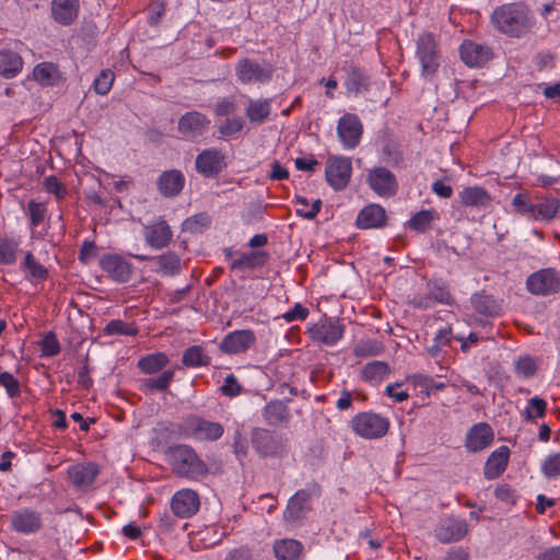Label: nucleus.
<instances>
[{
  "instance_id": "f257e3e1",
  "label": "nucleus",
  "mask_w": 560,
  "mask_h": 560,
  "mask_svg": "<svg viewBox=\"0 0 560 560\" xmlns=\"http://www.w3.org/2000/svg\"><path fill=\"white\" fill-rule=\"evenodd\" d=\"M535 15L527 4L521 1L495 7L490 14V24L495 32L510 38H523L532 33Z\"/></svg>"
},
{
  "instance_id": "f03ea898",
  "label": "nucleus",
  "mask_w": 560,
  "mask_h": 560,
  "mask_svg": "<svg viewBox=\"0 0 560 560\" xmlns=\"http://www.w3.org/2000/svg\"><path fill=\"white\" fill-rule=\"evenodd\" d=\"M514 211L527 220L548 223L560 209V200L552 196L518 192L511 202Z\"/></svg>"
},
{
  "instance_id": "7ed1b4c3",
  "label": "nucleus",
  "mask_w": 560,
  "mask_h": 560,
  "mask_svg": "<svg viewBox=\"0 0 560 560\" xmlns=\"http://www.w3.org/2000/svg\"><path fill=\"white\" fill-rule=\"evenodd\" d=\"M167 460L175 475L188 480H200L209 472L208 465L191 446L186 444L170 447Z\"/></svg>"
},
{
  "instance_id": "20e7f679",
  "label": "nucleus",
  "mask_w": 560,
  "mask_h": 560,
  "mask_svg": "<svg viewBox=\"0 0 560 560\" xmlns=\"http://www.w3.org/2000/svg\"><path fill=\"white\" fill-rule=\"evenodd\" d=\"M180 431L184 435L197 441H217L224 429L219 422H213L198 416H188L180 424Z\"/></svg>"
},
{
  "instance_id": "39448f33",
  "label": "nucleus",
  "mask_w": 560,
  "mask_h": 560,
  "mask_svg": "<svg viewBox=\"0 0 560 560\" xmlns=\"http://www.w3.org/2000/svg\"><path fill=\"white\" fill-rule=\"evenodd\" d=\"M416 57L421 65L423 77H432L438 71L440 52L433 34L423 33L418 37Z\"/></svg>"
},
{
  "instance_id": "423d86ee",
  "label": "nucleus",
  "mask_w": 560,
  "mask_h": 560,
  "mask_svg": "<svg viewBox=\"0 0 560 560\" xmlns=\"http://www.w3.org/2000/svg\"><path fill=\"white\" fill-rule=\"evenodd\" d=\"M353 432L363 439H380L389 428L387 418L373 412H361L351 420Z\"/></svg>"
},
{
  "instance_id": "0eeeda50",
  "label": "nucleus",
  "mask_w": 560,
  "mask_h": 560,
  "mask_svg": "<svg viewBox=\"0 0 560 560\" xmlns=\"http://www.w3.org/2000/svg\"><path fill=\"white\" fill-rule=\"evenodd\" d=\"M345 326L336 318H322L308 328V335L315 342L331 347L342 339Z\"/></svg>"
},
{
  "instance_id": "6e6552de",
  "label": "nucleus",
  "mask_w": 560,
  "mask_h": 560,
  "mask_svg": "<svg viewBox=\"0 0 560 560\" xmlns=\"http://www.w3.org/2000/svg\"><path fill=\"white\" fill-rule=\"evenodd\" d=\"M235 74L243 84L266 83L271 79L272 67L269 63H259L244 58L235 66Z\"/></svg>"
},
{
  "instance_id": "1a4fd4ad",
  "label": "nucleus",
  "mask_w": 560,
  "mask_h": 560,
  "mask_svg": "<svg viewBox=\"0 0 560 560\" xmlns=\"http://www.w3.org/2000/svg\"><path fill=\"white\" fill-rule=\"evenodd\" d=\"M252 444L255 451L262 457L279 456L284 452L285 447L281 435L261 428L253 430Z\"/></svg>"
},
{
  "instance_id": "9d476101",
  "label": "nucleus",
  "mask_w": 560,
  "mask_h": 560,
  "mask_svg": "<svg viewBox=\"0 0 560 560\" xmlns=\"http://www.w3.org/2000/svg\"><path fill=\"white\" fill-rule=\"evenodd\" d=\"M352 173V163L349 158L329 156L326 162V180L335 190H342L348 185Z\"/></svg>"
},
{
  "instance_id": "9b49d317",
  "label": "nucleus",
  "mask_w": 560,
  "mask_h": 560,
  "mask_svg": "<svg viewBox=\"0 0 560 560\" xmlns=\"http://www.w3.org/2000/svg\"><path fill=\"white\" fill-rule=\"evenodd\" d=\"M468 533V524L466 520L445 516L438 523L434 535L436 539L443 544H450L463 539Z\"/></svg>"
},
{
  "instance_id": "f8f14e48",
  "label": "nucleus",
  "mask_w": 560,
  "mask_h": 560,
  "mask_svg": "<svg viewBox=\"0 0 560 560\" xmlns=\"http://www.w3.org/2000/svg\"><path fill=\"white\" fill-rule=\"evenodd\" d=\"M368 184L380 197H392L396 194L398 182L396 176L386 167L378 166L369 171Z\"/></svg>"
},
{
  "instance_id": "ddd939ff",
  "label": "nucleus",
  "mask_w": 560,
  "mask_h": 560,
  "mask_svg": "<svg viewBox=\"0 0 560 560\" xmlns=\"http://www.w3.org/2000/svg\"><path fill=\"white\" fill-rule=\"evenodd\" d=\"M199 508L200 498L192 489H180L172 497L171 509L177 517L189 518L199 511Z\"/></svg>"
},
{
  "instance_id": "4468645a",
  "label": "nucleus",
  "mask_w": 560,
  "mask_h": 560,
  "mask_svg": "<svg viewBox=\"0 0 560 560\" xmlns=\"http://www.w3.org/2000/svg\"><path fill=\"white\" fill-rule=\"evenodd\" d=\"M363 126L354 114H345L338 121L337 135L346 149H354L360 143Z\"/></svg>"
},
{
  "instance_id": "2eb2a0df",
  "label": "nucleus",
  "mask_w": 560,
  "mask_h": 560,
  "mask_svg": "<svg viewBox=\"0 0 560 560\" xmlns=\"http://www.w3.org/2000/svg\"><path fill=\"white\" fill-rule=\"evenodd\" d=\"M224 167V155L218 149L203 150L196 158V170L206 177L218 175Z\"/></svg>"
},
{
  "instance_id": "dca6fc26",
  "label": "nucleus",
  "mask_w": 560,
  "mask_h": 560,
  "mask_svg": "<svg viewBox=\"0 0 560 560\" xmlns=\"http://www.w3.org/2000/svg\"><path fill=\"white\" fill-rule=\"evenodd\" d=\"M256 341L254 331L249 329L235 330L228 334L220 343L224 353L236 354L248 350Z\"/></svg>"
},
{
  "instance_id": "f3484780",
  "label": "nucleus",
  "mask_w": 560,
  "mask_h": 560,
  "mask_svg": "<svg viewBox=\"0 0 560 560\" xmlns=\"http://www.w3.org/2000/svg\"><path fill=\"white\" fill-rule=\"evenodd\" d=\"M210 120L199 112H188L178 120V131L186 139H194L203 135Z\"/></svg>"
},
{
  "instance_id": "a211bd4d",
  "label": "nucleus",
  "mask_w": 560,
  "mask_h": 560,
  "mask_svg": "<svg viewBox=\"0 0 560 560\" xmlns=\"http://www.w3.org/2000/svg\"><path fill=\"white\" fill-rule=\"evenodd\" d=\"M172 236V230L164 220H159L150 225H145L143 230L144 241L154 249L166 247Z\"/></svg>"
},
{
  "instance_id": "6ab92c4d",
  "label": "nucleus",
  "mask_w": 560,
  "mask_h": 560,
  "mask_svg": "<svg viewBox=\"0 0 560 560\" xmlns=\"http://www.w3.org/2000/svg\"><path fill=\"white\" fill-rule=\"evenodd\" d=\"M493 441V431L485 422L475 424L466 435V447L470 452H480L488 447Z\"/></svg>"
},
{
  "instance_id": "aec40b11",
  "label": "nucleus",
  "mask_w": 560,
  "mask_h": 560,
  "mask_svg": "<svg viewBox=\"0 0 560 560\" xmlns=\"http://www.w3.org/2000/svg\"><path fill=\"white\" fill-rule=\"evenodd\" d=\"M460 58L469 67H481L492 58V51L488 46L464 42L460 46Z\"/></svg>"
},
{
  "instance_id": "412c9836",
  "label": "nucleus",
  "mask_w": 560,
  "mask_h": 560,
  "mask_svg": "<svg viewBox=\"0 0 560 560\" xmlns=\"http://www.w3.org/2000/svg\"><path fill=\"white\" fill-rule=\"evenodd\" d=\"M68 475L77 488L86 490L98 475V467L94 463L77 464L69 467Z\"/></svg>"
},
{
  "instance_id": "4be33fe9",
  "label": "nucleus",
  "mask_w": 560,
  "mask_h": 560,
  "mask_svg": "<svg viewBox=\"0 0 560 560\" xmlns=\"http://www.w3.org/2000/svg\"><path fill=\"white\" fill-rule=\"evenodd\" d=\"M311 494L307 491H298L288 502L283 517L287 522L295 524L301 521L310 510Z\"/></svg>"
},
{
  "instance_id": "5701e85b",
  "label": "nucleus",
  "mask_w": 560,
  "mask_h": 560,
  "mask_svg": "<svg viewBox=\"0 0 560 560\" xmlns=\"http://www.w3.org/2000/svg\"><path fill=\"white\" fill-rule=\"evenodd\" d=\"M101 268L115 280H126L131 276V266L118 255H104L100 260Z\"/></svg>"
},
{
  "instance_id": "b1692460",
  "label": "nucleus",
  "mask_w": 560,
  "mask_h": 560,
  "mask_svg": "<svg viewBox=\"0 0 560 560\" xmlns=\"http://www.w3.org/2000/svg\"><path fill=\"white\" fill-rule=\"evenodd\" d=\"M228 256L231 259L232 269H254L265 265L269 258L268 253L261 249H252L235 256L230 250Z\"/></svg>"
},
{
  "instance_id": "393cba45",
  "label": "nucleus",
  "mask_w": 560,
  "mask_h": 560,
  "mask_svg": "<svg viewBox=\"0 0 560 560\" xmlns=\"http://www.w3.org/2000/svg\"><path fill=\"white\" fill-rule=\"evenodd\" d=\"M185 185V176L178 170L163 172L158 179V188L164 197L177 196Z\"/></svg>"
},
{
  "instance_id": "a878e982",
  "label": "nucleus",
  "mask_w": 560,
  "mask_h": 560,
  "mask_svg": "<svg viewBox=\"0 0 560 560\" xmlns=\"http://www.w3.org/2000/svg\"><path fill=\"white\" fill-rule=\"evenodd\" d=\"M386 213L384 208L378 205H370L363 208L357 217V226L359 229H377L384 225Z\"/></svg>"
},
{
  "instance_id": "bb28decb",
  "label": "nucleus",
  "mask_w": 560,
  "mask_h": 560,
  "mask_svg": "<svg viewBox=\"0 0 560 560\" xmlns=\"http://www.w3.org/2000/svg\"><path fill=\"white\" fill-rule=\"evenodd\" d=\"M510 451L506 446H501L493 451L488 457L485 465V477L487 479H495L506 468Z\"/></svg>"
},
{
  "instance_id": "cd10ccee",
  "label": "nucleus",
  "mask_w": 560,
  "mask_h": 560,
  "mask_svg": "<svg viewBox=\"0 0 560 560\" xmlns=\"http://www.w3.org/2000/svg\"><path fill=\"white\" fill-rule=\"evenodd\" d=\"M54 19L63 25H69L78 15V0H52Z\"/></svg>"
},
{
  "instance_id": "c85d7f7f",
  "label": "nucleus",
  "mask_w": 560,
  "mask_h": 560,
  "mask_svg": "<svg viewBox=\"0 0 560 560\" xmlns=\"http://www.w3.org/2000/svg\"><path fill=\"white\" fill-rule=\"evenodd\" d=\"M272 549L277 560H299L303 545L299 540L285 538L276 540Z\"/></svg>"
},
{
  "instance_id": "c756f323",
  "label": "nucleus",
  "mask_w": 560,
  "mask_h": 560,
  "mask_svg": "<svg viewBox=\"0 0 560 560\" xmlns=\"http://www.w3.org/2000/svg\"><path fill=\"white\" fill-rule=\"evenodd\" d=\"M262 418L268 425L277 427L289 421L290 411L281 400H271L264 407Z\"/></svg>"
},
{
  "instance_id": "7c9ffc66",
  "label": "nucleus",
  "mask_w": 560,
  "mask_h": 560,
  "mask_svg": "<svg viewBox=\"0 0 560 560\" xmlns=\"http://www.w3.org/2000/svg\"><path fill=\"white\" fill-rule=\"evenodd\" d=\"M39 515L32 511H22L15 513L12 517V526L21 533H34L40 527Z\"/></svg>"
},
{
  "instance_id": "2f4dec72",
  "label": "nucleus",
  "mask_w": 560,
  "mask_h": 560,
  "mask_svg": "<svg viewBox=\"0 0 560 560\" xmlns=\"http://www.w3.org/2000/svg\"><path fill=\"white\" fill-rule=\"evenodd\" d=\"M246 117L252 124L261 125L265 122L271 113L270 100H249L246 108Z\"/></svg>"
},
{
  "instance_id": "473e14b6",
  "label": "nucleus",
  "mask_w": 560,
  "mask_h": 560,
  "mask_svg": "<svg viewBox=\"0 0 560 560\" xmlns=\"http://www.w3.org/2000/svg\"><path fill=\"white\" fill-rule=\"evenodd\" d=\"M34 79L45 86H52L61 81L58 68L51 62H42L34 68Z\"/></svg>"
},
{
  "instance_id": "72a5a7b5",
  "label": "nucleus",
  "mask_w": 560,
  "mask_h": 560,
  "mask_svg": "<svg viewBox=\"0 0 560 560\" xmlns=\"http://www.w3.org/2000/svg\"><path fill=\"white\" fill-rule=\"evenodd\" d=\"M459 197L466 207L483 208L490 203V196L481 187H467L459 194Z\"/></svg>"
},
{
  "instance_id": "f704fd0d",
  "label": "nucleus",
  "mask_w": 560,
  "mask_h": 560,
  "mask_svg": "<svg viewBox=\"0 0 560 560\" xmlns=\"http://www.w3.org/2000/svg\"><path fill=\"white\" fill-rule=\"evenodd\" d=\"M439 213L433 209H425L415 213L407 222V226L416 232H427L434 221L439 220Z\"/></svg>"
},
{
  "instance_id": "c9c22d12",
  "label": "nucleus",
  "mask_w": 560,
  "mask_h": 560,
  "mask_svg": "<svg viewBox=\"0 0 560 560\" xmlns=\"http://www.w3.org/2000/svg\"><path fill=\"white\" fill-rule=\"evenodd\" d=\"M388 373L389 366L386 362L372 361L363 366L361 377L365 382L380 383L388 375Z\"/></svg>"
},
{
  "instance_id": "e433bc0d",
  "label": "nucleus",
  "mask_w": 560,
  "mask_h": 560,
  "mask_svg": "<svg viewBox=\"0 0 560 560\" xmlns=\"http://www.w3.org/2000/svg\"><path fill=\"white\" fill-rule=\"evenodd\" d=\"M155 270L163 277H173L180 268V260L177 255L167 253L154 259Z\"/></svg>"
},
{
  "instance_id": "4c0bfd02",
  "label": "nucleus",
  "mask_w": 560,
  "mask_h": 560,
  "mask_svg": "<svg viewBox=\"0 0 560 560\" xmlns=\"http://www.w3.org/2000/svg\"><path fill=\"white\" fill-rule=\"evenodd\" d=\"M23 67V60L19 52L2 49V77L13 78Z\"/></svg>"
},
{
  "instance_id": "58836bf2",
  "label": "nucleus",
  "mask_w": 560,
  "mask_h": 560,
  "mask_svg": "<svg viewBox=\"0 0 560 560\" xmlns=\"http://www.w3.org/2000/svg\"><path fill=\"white\" fill-rule=\"evenodd\" d=\"M168 363V358L163 352H156L141 358L138 368L145 374H154Z\"/></svg>"
},
{
  "instance_id": "ea45409f",
  "label": "nucleus",
  "mask_w": 560,
  "mask_h": 560,
  "mask_svg": "<svg viewBox=\"0 0 560 560\" xmlns=\"http://www.w3.org/2000/svg\"><path fill=\"white\" fill-rule=\"evenodd\" d=\"M182 361L187 368H200L208 365L210 358L205 353L202 347L191 346L185 350Z\"/></svg>"
},
{
  "instance_id": "a19ab883",
  "label": "nucleus",
  "mask_w": 560,
  "mask_h": 560,
  "mask_svg": "<svg viewBox=\"0 0 560 560\" xmlns=\"http://www.w3.org/2000/svg\"><path fill=\"white\" fill-rule=\"evenodd\" d=\"M471 303L474 305V308L483 315H498L500 312V305L497 303V301L486 294H474L471 298Z\"/></svg>"
},
{
  "instance_id": "79ce46f5",
  "label": "nucleus",
  "mask_w": 560,
  "mask_h": 560,
  "mask_svg": "<svg viewBox=\"0 0 560 560\" xmlns=\"http://www.w3.org/2000/svg\"><path fill=\"white\" fill-rule=\"evenodd\" d=\"M174 378V371H164L160 376L143 381L142 388L144 390H165Z\"/></svg>"
},
{
  "instance_id": "37998d69",
  "label": "nucleus",
  "mask_w": 560,
  "mask_h": 560,
  "mask_svg": "<svg viewBox=\"0 0 560 560\" xmlns=\"http://www.w3.org/2000/svg\"><path fill=\"white\" fill-rule=\"evenodd\" d=\"M547 409V402L540 397H533L528 400L527 406L524 410V417L526 420L533 421L537 418H542Z\"/></svg>"
},
{
  "instance_id": "c03bdc74",
  "label": "nucleus",
  "mask_w": 560,
  "mask_h": 560,
  "mask_svg": "<svg viewBox=\"0 0 560 560\" xmlns=\"http://www.w3.org/2000/svg\"><path fill=\"white\" fill-rule=\"evenodd\" d=\"M103 331L107 336H113V335L133 336L137 334V328L132 324L125 323L120 319H114V320H110L104 327Z\"/></svg>"
},
{
  "instance_id": "a18cd8bd",
  "label": "nucleus",
  "mask_w": 560,
  "mask_h": 560,
  "mask_svg": "<svg viewBox=\"0 0 560 560\" xmlns=\"http://www.w3.org/2000/svg\"><path fill=\"white\" fill-rule=\"evenodd\" d=\"M346 86L347 90L351 93H361L362 91L366 90L368 79L361 71L352 70L348 74Z\"/></svg>"
},
{
  "instance_id": "49530a36",
  "label": "nucleus",
  "mask_w": 560,
  "mask_h": 560,
  "mask_svg": "<svg viewBox=\"0 0 560 560\" xmlns=\"http://www.w3.org/2000/svg\"><path fill=\"white\" fill-rule=\"evenodd\" d=\"M528 292L535 295H549L559 291L560 282H523Z\"/></svg>"
},
{
  "instance_id": "de8ad7c7",
  "label": "nucleus",
  "mask_w": 560,
  "mask_h": 560,
  "mask_svg": "<svg viewBox=\"0 0 560 560\" xmlns=\"http://www.w3.org/2000/svg\"><path fill=\"white\" fill-rule=\"evenodd\" d=\"M114 83V73L106 69L94 79V91L100 95H106Z\"/></svg>"
},
{
  "instance_id": "09e8293b",
  "label": "nucleus",
  "mask_w": 560,
  "mask_h": 560,
  "mask_svg": "<svg viewBox=\"0 0 560 560\" xmlns=\"http://www.w3.org/2000/svg\"><path fill=\"white\" fill-rule=\"evenodd\" d=\"M42 357H54L60 352V345L54 332H48L40 341Z\"/></svg>"
},
{
  "instance_id": "8fccbe9b",
  "label": "nucleus",
  "mask_w": 560,
  "mask_h": 560,
  "mask_svg": "<svg viewBox=\"0 0 560 560\" xmlns=\"http://www.w3.org/2000/svg\"><path fill=\"white\" fill-rule=\"evenodd\" d=\"M23 267L28 271L30 276L34 278L43 279L47 277V269L39 264L31 253L25 255Z\"/></svg>"
},
{
  "instance_id": "3c124183",
  "label": "nucleus",
  "mask_w": 560,
  "mask_h": 560,
  "mask_svg": "<svg viewBox=\"0 0 560 560\" xmlns=\"http://www.w3.org/2000/svg\"><path fill=\"white\" fill-rule=\"evenodd\" d=\"M382 350V346L375 341H361L355 345L353 353L357 357L368 358L380 354Z\"/></svg>"
},
{
  "instance_id": "603ef678",
  "label": "nucleus",
  "mask_w": 560,
  "mask_h": 560,
  "mask_svg": "<svg viewBox=\"0 0 560 560\" xmlns=\"http://www.w3.org/2000/svg\"><path fill=\"white\" fill-rule=\"evenodd\" d=\"M245 121L242 117L228 118L220 126V133L223 137H234L242 131Z\"/></svg>"
},
{
  "instance_id": "864d4df0",
  "label": "nucleus",
  "mask_w": 560,
  "mask_h": 560,
  "mask_svg": "<svg viewBox=\"0 0 560 560\" xmlns=\"http://www.w3.org/2000/svg\"><path fill=\"white\" fill-rule=\"evenodd\" d=\"M27 210L32 226L36 228L44 222L47 211L44 203L32 200L27 205Z\"/></svg>"
},
{
  "instance_id": "5fc2aeb1",
  "label": "nucleus",
  "mask_w": 560,
  "mask_h": 560,
  "mask_svg": "<svg viewBox=\"0 0 560 560\" xmlns=\"http://www.w3.org/2000/svg\"><path fill=\"white\" fill-rule=\"evenodd\" d=\"M19 244L15 238L2 240V264H11L16 259Z\"/></svg>"
},
{
  "instance_id": "6e6d98bb",
  "label": "nucleus",
  "mask_w": 560,
  "mask_h": 560,
  "mask_svg": "<svg viewBox=\"0 0 560 560\" xmlns=\"http://www.w3.org/2000/svg\"><path fill=\"white\" fill-rule=\"evenodd\" d=\"M541 469L542 472L549 478L560 476V453L548 456L545 459Z\"/></svg>"
},
{
  "instance_id": "4d7b16f0",
  "label": "nucleus",
  "mask_w": 560,
  "mask_h": 560,
  "mask_svg": "<svg viewBox=\"0 0 560 560\" xmlns=\"http://www.w3.org/2000/svg\"><path fill=\"white\" fill-rule=\"evenodd\" d=\"M43 186L49 194L55 195L58 199L67 195L66 187L59 182L56 176H47L44 178Z\"/></svg>"
},
{
  "instance_id": "13d9d810",
  "label": "nucleus",
  "mask_w": 560,
  "mask_h": 560,
  "mask_svg": "<svg viewBox=\"0 0 560 560\" xmlns=\"http://www.w3.org/2000/svg\"><path fill=\"white\" fill-rule=\"evenodd\" d=\"M515 371L522 377H530L536 372L535 361L529 357L520 358L515 362Z\"/></svg>"
},
{
  "instance_id": "bf43d9fd",
  "label": "nucleus",
  "mask_w": 560,
  "mask_h": 560,
  "mask_svg": "<svg viewBox=\"0 0 560 560\" xmlns=\"http://www.w3.org/2000/svg\"><path fill=\"white\" fill-rule=\"evenodd\" d=\"M412 386L419 390V393L424 394L427 397L431 395V386H432V377L416 374L409 378Z\"/></svg>"
},
{
  "instance_id": "052dcab7",
  "label": "nucleus",
  "mask_w": 560,
  "mask_h": 560,
  "mask_svg": "<svg viewBox=\"0 0 560 560\" xmlns=\"http://www.w3.org/2000/svg\"><path fill=\"white\" fill-rule=\"evenodd\" d=\"M221 392L229 397H235L241 394L242 386L238 384L237 378L233 374H229L223 385L221 386Z\"/></svg>"
},
{
  "instance_id": "680f3d73",
  "label": "nucleus",
  "mask_w": 560,
  "mask_h": 560,
  "mask_svg": "<svg viewBox=\"0 0 560 560\" xmlns=\"http://www.w3.org/2000/svg\"><path fill=\"white\" fill-rule=\"evenodd\" d=\"M308 310L304 307L301 303H295L293 308H291L290 311L285 312L282 315V318L287 323H291L294 320H304L308 316Z\"/></svg>"
},
{
  "instance_id": "e2e57ef3",
  "label": "nucleus",
  "mask_w": 560,
  "mask_h": 560,
  "mask_svg": "<svg viewBox=\"0 0 560 560\" xmlns=\"http://www.w3.org/2000/svg\"><path fill=\"white\" fill-rule=\"evenodd\" d=\"M224 560H255V555L250 548L242 546L230 550Z\"/></svg>"
},
{
  "instance_id": "0e129e2a",
  "label": "nucleus",
  "mask_w": 560,
  "mask_h": 560,
  "mask_svg": "<svg viewBox=\"0 0 560 560\" xmlns=\"http://www.w3.org/2000/svg\"><path fill=\"white\" fill-rule=\"evenodd\" d=\"M385 394L397 402L405 401L409 397L407 390L401 389L400 383L388 384L385 387Z\"/></svg>"
},
{
  "instance_id": "69168bd1",
  "label": "nucleus",
  "mask_w": 560,
  "mask_h": 560,
  "mask_svg": "<svg viewBox=\"0 0 560 560\" xmlns=\"http://www.w3.org/2000/svg\"><path fill=\"white\" fill-rule=\"evenodd\" d=\"M2 387L5 388L10 397H14L20 393V383L13 375L2 372Z\"/></svg>"
},
{
  "instance_id": "338daca9",
  "label": "nucleus",
  "mask_w": 560,
  "mask_h": 560,
  "mask_svg": "<svg viewBox=\"0 0 560 560\" xmlns=\"http://www.w3.org/2000/svg\"><path fill=\"white\" fill-rule=\"evenodd\" d=\"M164 14V3L162 0H155L149 8L148 21L151 25H156Z\"/></svg>"
},
{
  "instance_id": "774afa93",
  "label": "nucleus",
  "mask_w": 560,
  "mask_h": 560,
  "mask_svg": "<svg viewBox=\"0 0 560 560\" xmlns=\"http://www.w3.org/2000/svg\"><path fill=\"white\" fill-rule=\"evenodd\" d=\"M515 491L509 486V485H499L495 490L494 494L497 499L506 502L512 503L515 499Z\"/></svg>"
}]
</instances>
